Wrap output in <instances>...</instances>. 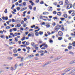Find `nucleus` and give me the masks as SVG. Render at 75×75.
I'll use <instances>...</instances> for the list:
<instances>
[{
  "instance_id": "obj_51",
  "label": "nucleus",
  "mask_w": 75,
  "mask_h": 75,
  "mask_svg": "<svg viewBox=\"0 0 75 75\" xmlns=\"http://www.w3.org/2000/svg\"><path fill=\"white\" fill-rule=\"evenodd\" d=\"M23 27H26V26H27V25L26 23H25L23 25Z\"/></svg>"
},
{
  "instance_id": "obj_49",
  "label": "nucleus",
  "mask_w": 75,
  "mask_h": 75,
  "mask_svg": "<svg viewBox=\"0 0 75 75\" xmlns=\"http://www.w3.org/2000/svg\"><path fill=\"white\" fill-rule=\"evenodd\" d=\"M34 44H35V43L34 42L31 43V45H32V46H34Z\"/></svg>"
},
{
  "instance_id": "obj_2",
  "label": "nucleus",
  "mask_w": 75,
  "mask_h": 75,
  "mask_svg": "<svg viewBox=\"0 0 75 75\" xmlns=\"http://www.w3.org/2000/svg\"><path fill=\"white\" fill-rule=\"evenodd\" d=\"M72 69V68L70 67V68H68V69H66L65 70V72H68V71H71V69Z\"/></svg>"
},
{
  "instance_id": "obj_43",
  "label": "nucleus",
  "mask_w": 75,
  "mask_h": 75,
  "mask_svg": "<svg viewBox=\"0 0 75 75\" xmlns=\"http://www.w3.org/2000/svg\"><path fill=\"white\" fill-rule=\"evenodd\" d=\"M75 14L74 13H72L71 14V16H72V17H74V16H75Z\"/></svg>"
},
{
  "instance_id": "obj_59",
  "label": "nucleus",
  "mask_w": 75,
  "mask_h": 75,
  "mask_svg": "<svg viewBox=\"0 0 75 75\" xmlns=\"http://www.w3.org/2000/svg\"><path fill=\"white\" fill-rule=\"evenodd\" d=\"M24 21H22L21 22V24H24Z\"/></svg>"
},
{
  "instance_id": "obj_23",
  "label": "nucleus",
  "mask_w": 75,
  "mask_h": 75,
  "mask_svg": "<svg viewBox=\"0 0 75 75\" xmlns=\"http://www.w3.org/2000/svg\"><path fill=\"white\" fill-rule=\"evenodd\" d=\"M72 45H73V47H75V41H74L72 42Z\"/></svg>"
},
{
  "instance_id": "obj_35",
  "label": "nucleus",
  "mask_w": 75,
  "mask_h": 75,
  "mask_svg": "<svg viewBox=\"0 0 75 75\" xmlns=\"http://www.w3.org/2000/svg\"><path fill=\"white\" fill-rule=\"evenodd\" d=\"M40 4H44V1H42L40 2Z\"/></svg>"
},
{
  "instance_id": "obj_31",
  "label": "nucleus",
  "mask_w": 75,
  "mask_h": 75,
  "mask_svg": "<svg viewBox=\"0 0 75 75\" xmlns=\"http://www.w3.org/2000/svg\"><path fill=\"white\" fill-rule=\"evenodd\" d=\"M72 11L71 10L69 11H68V13L69 14H71V13H72Z\"/></svg>"
},
{
  "instance_id": "obj_58",
  "label": "nucleus",
  "mask_w": 75,
  "mask_h": 75,
  "mask_svg": "<svg viewBox=\"0 0 75 75\" xmlns=\"http://www.w3.org/2000/svg\"><path fill=\"white\" fill-rule=\"evenodd\" d=\"M44 47L45 48H47L48 47V45H45V46H44Z\"/></svg>"
},
{
  "instance_id": "obj_53",
  "label": "nucleus",
  "mask_w": 75,
  "mask_h": 75,
  "mask_svg": "<svg viewBox=\"0 0 75 75\" xmlns=\"http://www.w3.org/2000/svg\"><path fill=\"white\" fill-rule=\"evenodd\" d=\"M13 30L15 31H17V29H16V28H13Z\"/></svg>"
},
{
  "instance_id": "obj_9",
  "label": "nucleus",
  "mask_w": 75,
  "mask_h": 75,
  "mask_svg": "<svg viewBox=\"0 0 75 75\" xmlns=\"http://www.w3.org/2000/svg\"><path fill=\"white\" fill-rule=\"evenodd\" d=\"M17 67H18L17 64H16L15 65L14 68H15V69H14V70H16V69H17Z\"/></svg>"
},
{
  "instance_id": "obj_8",
  "label": "nucleus",
  "mask_w": 75,
  "mask_h": 75,
  "mask_svg": "<svg viewBox=\"0 0 75 75\" xmlns=\"http://www.w3.org/2000/svg\"><path fill=\"white\" fill-rule=\"evenodd\" d=\"M39 33L38 32H37L36 33H35V35H36V36L38 37V36H39Z\"/></svg>"
},
{
  "instance_id": "obj_19",
  "label": "nucleus",
  "mask_w": 75,
  "mask_h": 75,
  "mask_svg": "<svg viewBox=\"0 0 75 75\" xmlns=\"http://www.w3.org/2000/svg\"><path fill=\"white\" fill-rule=\"evenodd\" d=\"M25 40V36H23L21 39V40H22V41H23V40Z\"/></svg>"
},
{
  "instance_id": "obj_14",
  "label": "nucleus",
  "mask_w": 75,
  "mask_h": 75,
  "mask_svg": "<svg viewBox=\"0 0 75 75\" xmlns=\"http://www.w3.org/2000/svg\"><path fill=\"white\" fill-rule=\"evenodd\" d=\"M61 27V26L60 25H57L56 27V28H60Z\"/></svg>"
},
{
  "instance_id": "obj_6",
  "label": "nucleus",
  "mask_w": 75,
  "mask_h": 75,
  "mask_svg": "<svg viewBox=\"0 0 75 75\" xmlns=\"http://www.w3.org/2000/svg\"><path fill=\"white\" fill-rule=\"evenodd\" d=\"M61 14H62L61 12H59L57 13V15L59 16H61Z\"/></svg>"
},
{
  "instance_id": "obj_29",
  "label": "nucleus",
  "mask_w": 75,
  "mask_h": 75,
  "mask_svg": "<svg viewBox=\"0 0 75 75\" xmlns=\"http://www.w3.org/2000/svg\"><path fill=\"white\" fill-rule=\"evenodd\" d=\"M60 59V57H58L57 58H56L55 59V61H57V60H58V59Z\"/></svg>"
},
{
  "instance_id": "obj_10",
  "label": "nucleus",
  "mask_w": 75,
  "mask_h": 75,
  "mask_svg": "<svg viewBox=\"0 0 75 75\" xmlns=\"http://www.w3.org/2000/svg\"><path fill=\"white\" fill-rule=\"evenodd\" d=\"M63 16L65 18H67L68 17V15L67 14H65L63 15Z\"/></svg>"
},
{
  "instance_id": "obj_60",
  "label": "nucleus",
  "mask_w": 75,
  "mask_h": 75,
  "mask_svg": "<svg viewBox=\"0 0 75 75\" xmlns=\"http://www.w3.org/2000/svg\"><path fill=\"white\" fill-rule=\"evenodd\" d=\"M29 32H26L25 33V35H27L28 34V33H29Z\"/></svg>"
},
{
  "instance_id": "obj_45",
  "label": "nucleus",
  "mask_w": 75,
  "mask_h": 75,
  "mask_svg": "<svg viewBox=\"0 0 75 75\" xmlns=\"http://www.w3.org/2000/svg\"><path fill=\"white\" fill-rule=\"evenodd\" d=\"M53 13L54 14H57V12L56 11H54L53 12Z\"/></svg>"
},
{
  "instance_id": "obj_46",
  "label": "nucleus",
  "mask_w": 75,
  "mask_h": 75,
  "mask_svg": "<svg viewBox=\"0 0 75 75\" xmlns=\"http://www.w3.org/2000/svg\"><path fill=\"white\" fill-rule=\"evenodd\" d=\"M23 19L24 21H26L27 20V18H23Z\"/></svg>"
},
{
  "instance_id": "obj_22",
  "label": "nucleus",
  "mask_w": 75,
  "mask_h": 75,
  "mask_svg": "<svg viewBox=\"0 0 75 75\" xmlns=\"http://www.w3.org/2000/svg\"><path fill=\"white\" fill-rule=\"evenodd\" d=\"M51 62V61L48 62H47L46 63V65H48V64H50Z\"/></svg>"
},
{
  "instance_id": "obj_3",
  "label": "nucleus",
  "mask_w": 75,
  "mask_h": 75,
  "mask_svg": "<svg viewBox=\"0 0 75 75\" xmlns=\"http://www.w3.org/2000/svg\"><path fill=\"white\" fill-rule=\"evenodd\" d=\"M58 35L60 36H62L63 35V33L61 31H59L58 32Z\"/></svg>"
},
{
  "instance_id": "obj_47",
  "label": "nucleus",
  "mask_w": 75,
  "mask_h": 75,
  "mask_svg": "<svg viewBox=\"0 0 75 75\" xmlns=\"http://www.w3.org/2000/svg\"><path fill=\"white\" fill-rule=\"evenodd\" d=\"M31 37H34V33H32V34H31Z\"/></svg>"
},
{
  "instance_id": "obj_50",
  "label": "nucleus",
  "mask_w": 75,
  "mask_h": 75,
  "mask_svg": "<svg viewBox=\"0 0 75 75\" xmlns=\"http://www.w3.org/2000/svg\"><path fill=\"white\" fill-rule=\"evenodd\" d=\"M5 36L4 35H1V36L0 37L1 38H4V37Z\"/></svg>"
},
{
  "instance_id": "obj_41",
  "label": "nucleus",
  "mask_w": 75,
  "mask_h": 75,
  "mask_svg": "<svg viewBox=\"0 0 75 75\" xmlns=\"http://www.w3.org/2000/svg\"><path fill=\"white\" fill-rule=\"evenodd\" d=\"M14 68H13V67H11V71H13V70H14Z\"/></svg>"
},
{
  "instance_id": "obj_7",
  "label": "nucleus",
  "mask_w": 75,
  "mask_h": 75,
  "mask_svg": "<svg viewBox=\"0 0 75 75\" xmlns=\"http://www.w3.org/2000/svg\"><path fill=\"white\" fill-rule=\"evenodd\" d=\"M59 4L60 5H63V2L62 1H60L59 2Z\"/></svg>"
},
{
  "instance_id": "obj_25",
  "label": "nucleus",
  "mask_w": 75,
  "mask_h": 75,
  "mask_svg": "<svg viewBox=\"0 0 75 75\" xmlns=\"http://www.w3.org/2000/svg\"><path fill=\"white\" fill-rule=\"evenodd\" d=\"M58 39L59 40H62V37H59L58 38Z\"/></svg>"
},
{
  "instance_id": "obj_18",
  "label": "nucleus",
  "mask_w": 75,
  "mask_h": 75,
  "mask_svg": "<svg viewBox=\"0 0 75 75\" xmlns=\"http://www.w3.org/2000/svg\"><path fill=\"white\" fill-rule=\"evenodd\" d=\"M28 7L30 10H32V7H33L32 6H31V5H29Z\"/></svg>"
},
{
  "instance_id": "obj_63",
  "label": "nucleus",
  "mask_w": 75,
  "mask_h": 75,
  "mask_svg": "<svg viewBox=\"0 0 75 75\" xmlns=\"http://www.w3.org/2000/svg\"><path fill=\"white\" fill-rule=\"evenodd\" d=\"M0 33L1 34H3V31L2 30H0Z\"/></svg>"
},
{
  "instance_id": "obj_17",
  "label": "nucleus",
  "mask_w": 75,
  "mask_h": 75,
  "mask_svg": "<svg viewBox=\"0 0 75 75\" xmlns=\"http://www.w3.org/2000/svg\"><path fill=\"white\" fill-rule=\"evenodd\" d=\"M21 26V24L18 23L17 24L16 26L18 27H20Z\"/></svg>"
},
{
  "instance_id": "obj_16",
  "label": "nucleus",
  "mask_w": 75,
  "mask_h": 75,
  "mask_svg": "<svg viewBox=\"0 0 75 75\" xmlns=\"http://www.w3.org/2000/svg\"><path fill=\"white\" fill-rule=\"evenodd\" d=\"M69 2L68 1V0H66L65 1V3L66 4H68V3H69Z\"/></svg>"
},
{
  "instance_id": "obj_30",
  "label": "nucleus",
  "mask_w": 75,
  "mask_h": 75,
  "mask_svg": "<svg viewBox=\"0 0 75 75\" xmlns=\"http://www.w3.org/2000/svg\"><path fill=\"white\" fill-rule=\"evenodd\" d=\"M15 41L16 42H17L18 41V39L17 38H15Z\"/></svg>"
},
{
  "instance_id": "obj_62",
  "label": "nucleus",
  "mask_w": 75,
  "mask_h": 75,
  "mask_svg": "<svg viewBox=\"0 0 75 75\" xmlns=\"http://www.w3.org/2000/svg\"><path fill=\"white\" fill-rule=\"evenodd\" d=\"M5 20H8V17H7V16H6L5 17Z\"/></svg>"
},
{
  "instance_id": "obj_38",
  "label": "nucleus",
  "mask_w": 75,
  "mask_h": 75,
  "mask_svg": "<svg viewBox=\"0 0 75 75\" xmlns=\"http://www.w3.org/2000/svg\"><path fill=\"white\" fill-rule=\"evenodd\" d=\"M13 55H14V56L15 57H17V56H18V54H13Z\"/></svg>"
},
{
  "instance_id": "obj_37",
  "label": "nucleus",
  "mask_w": 75,
  "mask_h": 75,
  "mask_svg": "<svg viewBox=\"0 0 75 75\" xmlns=\"http://www.w3.org/2000/svg\"><path fill=\"white\" fill-rule=\"evenodd\" d=\"M4 12L5 13H7V9H5V10Z\"/></svg>"
},
{
  "instance_id": "obj_20",
  "label": "nucleus",
  "mask_w": 75,
  "mask_h": 75,
  "mask_svg": "<svg viewBox=\"0 0 75 75\" xmlns=\"http://www.w3.org/2000/svg\"><path fill=\"white\" fill-rule=\"evenodd\" d=\"M46 26L47 28H49V27H51V25H50L47 24L46 25Z\"/></svg>"
},
{
  "instance_id": "obj_27",
  "label": "nucleus",
  "mask_w": 75,
  "mask_h": 75,
  "mask_svg": "<svg viewBox=\"0 0 75 75\" xmlns=\"http://www.w3.org/2000/svg\"><path fill=\"white\" fill-rule=\"evenodd\" d=\"M20 8H21L20 7H18L16 9L17 10H18V11H19V10H20Z\"/></svg>"
},
{
  "instance_id": "obj_15",
  "label": "nucleus",
  "mask_w": 75,
  "mask_h": 75,
  "mask_svg": "<svg viewBox=\"0 0 75 75\" xmlns=\"http://www.w3.org/2000/svg\"><path fill=\"white\" fill-rule=\"evenodd\" d=\"M74 71H75V69H74L72 71L70 72L69 73V74H72V73H73V72H74Z\"/></svg>"
},
{
  "instance_id": "obj_61",
  "label": "nucleus",
  "mask_w": 75,
  "mask_h": 75,
  "mask_svg": "<svg viewBox=\"0 0 75 75\" xmlns=\"http://www.w3.org/2000/svg\"><path fill=\"white\" fill-rule=\"evenodd\" d=\"M30 13H31V11H29L28 12H27L28 14H30Z\"/></svg>"
},
{
  "instance_id": "obj_40",
  "label": "nucleus",
  "mask_w": 75,
  "mask_h": 75,
  "mask_svg": "<svg viewBox=\"0 0 75 75\" xmlns=\"http://www.w3.org/2000/svg\"><path fill=\"white\" fill-rule=\"evenodd\" d=\"M40 53H42V52H44V54H45V52H44V51L42 50H40Z\"/></svg>"
},
{
  "instance_id": "obj_32",
  "label": "nucleus",
  "mask_w": 75,
  "mask_h": 75,
  "mask_svg": "<svg viewBox=\"0 0 75 75\" xmlns=\"http://www.w3.org/2000/svg\"><path fill=\"white\" fill-rule=\"evenodd\" d=\"M53 19H54V20H55V19L56 20H57V19H58V18L57 17H54L53 18Z\"/></svg>"
},
{
  "instance_id": "obj_64",
  "label": "nucleus",
  "mask_w": 75,
  "mask_h": 75,
  "mask_svg": "<svg viewBox=\"0 0 75 75\" xmlns=\"http://www.w3.org/2000/svg\"><path fill=\"white\" fill-rule=\"evenodd\" d=\"M15 5L16 6H18V2L16 3Z\"/></svg>"
},
{
  "instance_id": "obj_48",
  "label": "nucleus",
  "mask_w": 75,
  "mask_h": 75,
  "mask_svg": "<svg viewBox=\"0 0 75 75\" xmlns=\"http://www.w3.org/2000/svg\"><path fill=\"white\" fill-rule=\"evenodd\" d=\"M45 22H43L42 23H41L40 24H41V25H44V24H45Z\"/></svg>"
},
{
  "instance_id": "obj_33",
  "label": "nucleus",
  "mask_w": 75,
  "mask_h": 75,
  "mask_svg": "<svg viewBox=\"0 0 75 75\" xmlns=\"http://www.w3.org/2000/svg\"><path fill=\"white\" fill-rule=\"evenodd\" d=\"M61 30L62 31H64V30H65V29L64 27H62L61 28Z\"/></svg>"
},
{
  "instance_id": "obj_21",
  "label": "nucleus",
  "mask_w": 75,
  "mask_h": 75,
  "mask_svg": "<svg viewBox=\"0 0 75 75\" xmlns=\"http://www.w3.org/2000/svg\"><path fill=\"white\" fill-rule=\"evenodd\" d=\"M49 39L50 40H49L50 42V43L53 42V40H52L51 39Z\"/></svg>"
},
{
  "instance_id": "obj_57",
  "label": "nucleus",
  "mask_w": 75,
  "mask_h": 75,
  "mask_svg": "<svg viewBox=\"0 0 75 75\" xmlns=\"http://www.w3.org/2000/svg\"><path fill=\"white\" fill-rule=\"evenodd\" d=\"M15 36H17L18 35V34L17 33H15Z\"/></svg>"
},
{
  "instance_id": "obj_34",
  "label": "nucleus",
  "mask_w": 75,
  "mask_h": 75,
  "mask_svg": "<svg viewBox=\"0 0 75 75\" xmlns=\"http://www.w3.org/2000/svg\"><path fill=\"white\" fill-rule=\"evenodd\" d=\"M35 25H33L31 26V28H35Z\"/></svg>"
},
{
  "instance_id": "obj_44",
  "label": "nucleus",
  "mask_w": 75,
  "mask_h": 75,
  "mask_svg": "<svg viewBox=\"0 0 75 75\" xmlns=\"http://www.w3.org/2000/svg\"><path fill=\"white\" fill-rule=\"evenodd\" d=\"M23 6H26V2H24L23 3Z\"/></svg>"
},
{
  "instance_id": "obj_55",
  "label": "nucleus",
  "mask_w": 75,
  "mask_h": 75,
  "mask_svg": "<svg viewBox=\"0 0 75 75\" xmlns=\"http://www.w3.org/2000/svg\"><path fill=\"white\" fill-rule=\"evenodd\" d=\"M39 28L38 26H36L35 28V30H37V29H38Z\"/></svg>"
},
{
  "instance_id": "obj_36",
  "label": "nucleus",
  "mask_w": 75,
  "mask_h": 75,
  "mask_svg": "<svg viewBox=\"0 0 75 75\" xmlns=\"http://www.w3.org/2000/svg\"><path fill=\"white\" fill-rule=\"evenodd\" d=\"M69 54H72V55H74V53L71 51L69 52Z\"/></svg>"
},
{
  "instance_id": "obj_24",
  "label": "nucleus",
  "mask_w": 75,
  "mask_h": 75,
  "mask_svg": "<svg viewBox=\"0 0 75 75\" xmlns=\"http://www.w3.org/2000/svg\"><path fill=\"white\" fill-rule=\"evenodd\" d=\"M28 28L27 27L24 29V30L25 31H28Z\"/></svg>"
},
{
  "instance_id": "obj_12",
  "label": "nucleus",
  "mask_w": 75,
  "mask_h": 75,
  "mask_svg": "<svg viewBox=\"0 0 75 75\" xmlns=\"http://www.w3.org/2000/svg\"><path fill=\"white\" fill-rule=\"evenodd\" d=\"M68 48L69 50H71V49L72 48V46H69L68 47Z\"/></svg>"
},
{
  "instance_id": "obj_4",
  "label": "nucleus",
  "mask_w": 75,
  "mask_h": 75,
  "mask_svg": "<svg viewBox=\"0 0 75 75\" xmlns=\"http://www.w3.org/2000/svg\"><path fill=\"white\" fill-rule=\"evenodd\" d=\"M52 7H50V8L48 7V10L49 11H52L53 9H52Z\"/></svg>"
},
{
  "instance_id": "obj_26",
  "label": "nucleus",
  "mask_w": 75,
  "mask_h": 75,
  "mask_svg": "<svg viewBox=\"0 0 75 75\" xmlns=\"http://www.w3.org/2000/svg\"><path fill=\"white\" fill-rule=\"evenodd\" d=\"M60 19L61 21H64V20H65V18H61Z\"/></svg>"
},
{
  "instance_id": "obj_54",
  "label": "nucleus",
  "mask_w": 75,
  "mask_h": 75,
  "mask_svg": "<svg viewBox=\"0 0 75 75\" xmlns=\"http://www.w3.org/2000/svg\"><path fill=\"white\" fill-rule=\"evenodd\" d=\"M40 1V0H36V3H38V2Z\"/></svg>"
},
{
  "instance_id": "obj_1",
  "label": "nucleus",
  "mask_w": 75,
  "mask_h": 75,
  "mask_svg": "<svg viewBox=\"0 0 75 75\" xmlns=\"http://www.w3.org/2000/svg\"><path fill=\"white\" fill-rule=\"evenodd\" d=\"M67 4V9H70V8H72V6L71 4Z\"/></svg>"
},
{
  "instance_id": "obj_11",
  "label": "nucleus",
  "mask_w": 75,
  "mask_h": 75,
  "mask_svg": "<svg viewBox=\"0 0 75 75\" xmlns=\"http://www.w3.org/2000/svg\"><path fill=\"white\" fill-rule=\"evenodd\" d=\"M44 33V32H41V31H40L39 32V34L40 35H42V34H43V33Z\"/></svg>"
},
{
  "instance_id": "obj_52",
  "label": "nucleus",
  "mask_w": 75,
  "mask_h": 75,
  "mask_svg": "<svg viewBox=\"0 0 75 75\" xmlns=\"http://www.w3.org/2000/svg\"><path fill=\"white\" fill-rule=\"evenodd\" d=\"M12 21L13 23L15 22V20L13 18L12 19Z\"/></svg>"
},
{
  "instance_id": "obj_56",
  "label": "nucleus",
  "mask_w": 75,
  "mask_h": 75,
  "mask_svg": "<svg viewBox=\"0 0 75 75\" xmlns=\"http://www.w3.org/2000/svg\"><path fill=\"white\" fill-rule=\"evenodd\" d=\"M2 19L4 20H5V18H6V17H5L4 16H3L2 17Z\"/></svg>"
},
{
  "instance_id": "obj_42",
  "label": "nucleus",
  "mask_w": 75,
  "mask_h": 75,
  "mask_svg": "<svg viewBox=\"0 0 75 75\" xmlns=\"http://www.w3.org/2000/svg\"><path fill=\"white\" fill-rule=\"evenodd\" d=\"M26 44L27 45H28L30 44V42H26Z\"/></svg>"
},
{
  "instance_id": "obj_5",
  "label": "nucleus",
  "mask_w": 75,
  "mask_h": 75,
  "mask_svg": "<svg viewBox=\"0 0 75 75\" xmlns=\"http://www.w3.org/2000/svg\"><path fill=\"white\" fill-rule=\"evenodd\" d=\"M60 29V28H55L54 29V31L55 30V32H58V30H59Z\"/></svg>"
},
{
  "instance_id": "obj_13",
  "label": "nucleus",
  "mask_w": 75,
  "mask_h": 75,
  "mask_svg": "<svg viewBox=\"0 0 75 75\" xmlns=\"http://www.w3.org/2000/svg\"><path fill=\"white\" fill-rule=\"evenodd\" d=\"M13 51L14 53H17V50L16 49L13 50Z\"/></svg>"
},
{
  "instance_id": "obj_39",
  "label": "nucleus",
  "mask_w": 75,
  "mask_h": 75,
  "mask_svg": "<svg viewBox=\"0 0 75 75\" xmlns=\"http://www.w3.org/2000/svg\"><path fill=\"white\" fill-rule=\"evenodd\" d=\"M52 25L54 26H55L56 25V23L55 22L53 23L52 24Z\"/></svg>"
},
{
  "instance_id": "obj_28",
  "label": "nucleus",
  "mask_w": 75,
  "mask_h": 75,
  "mask_svg": "<svg viewBox=\"0 0 75 75\" xmlns=\"http://www.w3.org/2000/svg\"><path fill=\"white\" fill-rule=\"evenodd\" d=\"M15 6V5L14 4H13L12 5V6L11 7V9L12 10H13V9L14 8V6Z\"/></svg>"
}]
</instances>
